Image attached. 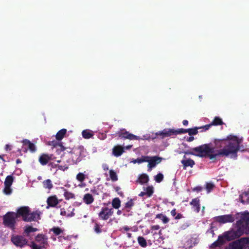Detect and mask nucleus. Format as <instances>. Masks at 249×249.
Segmentation results:
<instances>
[{
    "label": "nucleus",
    "mask_w": 249,
    "mask_h": 249,
    "mask_svg": "<svg viewBox=\"0 0 249 249\" xmlns=\"http://www.w3.org/2000/svg\"><path fill=\"white\" fill-rule=\"evenodd\" d=\"M207 233H211L212 234L213 236L214 235V231L213 230V228L212 227H211L210 228V229H209L207 231Z\"/></svg>",
    "instance_id": "53"
},
{
    "label": "nucleus",
    "mask_w": 249,
    "mask_h": 249,
    "mask_svg": "<svg viewBox=\"0 0 249 249\" xmlns=\"http://www.w3.org/2000/svg\"><path fill=\"white\" fill-rule=\"evenodd\" d=\"M32 249H43V248H44L42 246H37L34 242H32Z\"/></svg>",
    "instance_id": "46"
},
{
    "label": "nucleus",
    "mask_w": 249,
    "mask_h": 249,
    "mask_svg": "<svg viewBox=\"0 0 249 249\" xmlns=\"http://www.w3.org/2000/svg\"><path fill=\"white\" fill-rule=\"evenodd\" d=\"M138 242L139 245L142 248H145L147 246L146 241L144 238L142 236H139L138 237Z\"/></svg>",
    "instance_id": "30"
},
{
    "label": "nucleus",
    "mask_w": 249,
    "mask_h": 249,
    "mask_svg": "<svg viewBox=\"0 0 249 249\" xmlns=\"http://www.w3.org/2000/svg\"><path fill=\"white\" fill-rule=\"evenodd\" d=\"M157 135L160 136L162 139L175 135L174 129H164L156 133Z\"/></svg>",
    "instance_id": "16"
},
{
    "label": "nucleus",
    "mask_w": 249,
    "mask_h": 249,
    "mask_svg": "<svg viewBox=\"0 0 249 249\" xmlns=\"http://www.w3.org/2000/svg\"><path fill=\"white\" fill-rule=\"evenodd\" d=\"M223 124L222 119L219 117H215L211 123L212 125H219Z\"/></svg>",
    "instance_id": "31"
},
{
    "label": "nucleus",
    "mask_w": 249,
    "mask_h": 249,
    "mask_svg": "<svg viewBox=\"0 0 249 249\" xmlns=\"http://www.w3.org/2000/svg\"><path fill=\"white\" fill-rule=\"evenodd\" d=\"M194 140V137L193 136H190L187 138V141L190 142L193 141Z\"/></svg>",
    "instance_id": "58"
},
{
    "label": "nucleus",
    "mask_w": 249,
    "mask_h": 249,
    "mask_svg": "<svg viewBox=\"0 0 249 249\" xmlns=\"http://www.w3.org/2000/svg\"><path fill=\"white\" fill-rule=\"evenodd\" d=\"M214 187V185L212 183H207L206 184V189L208 193L211 192Z\"/></svg>",
    "instance_id": "40"
},
{
    "label": "nucleus",
    "mask_w": 249,
    "mask_h": 249,
    "mask_svg": "<svg viewBox=\"0 0 249 249\" xmlns=\"http://www.w3.org/2000/svg\"><path fill=\"white\" fill-rule=\"evenodd\" d=\"M187 129L180 128L178 129H174L175 135H177L179 134H184L187 133Z\"/></svg>",
    "instance_id": "43"
},
{
    "label": "nucleus",
    "mask_w": 249,
    "mask_h": 249,
    "mask_svg": "<svg viewBox=\"0 0 249 249\" xmlns=\"http://www.w3.org/2000/svg\"><path fill=\"white\" fill-rule=\"evenodd\" d=\"M113 214V210L112 208L104 207L102 208L100 212L98 213V216L101 220H107Z\"/></svg>",
    "instance_id": "9"
},
{
    "label": "nucleus",
    "mask_w": 249,
    "mask_h": 249,
    "mask_svg": "<svg viewBox=\"0 0 249 249\" xmlns=\"http://www.w3.org/2000/svg\"><path fill=\"white\" fill-rule=\"evenodd\" d=\"M23 145L27 146L28 149L32 153H34L36 151V148L35 145L31 142L29 140L27 139H24L21 141Z\"/></svg>",
    "instance_id": "18"
},
{
    "label": "nucleus",
    "mask_w": 249,
    "mask_h": 249,
    "mask_svg": "<svg viewBox=\"0 0 249 249\" xmlns=\"http://www.w3.org/2000/svg\"><path fill=\"white\" fill-rule=\"evenodd\" d=\"M67 132V130L65 128H63L57 132L55 135V138L57 140L61 141Z\"/></svg>",
    "instance_id": "23"
},
{
    "label": "nucleus",
    "mask_w": 249,
    "mask_h": 249,
    "mask_svg": "<svg viewBox=\"0 0 249 249\" xmlns=\"http://www.w3.org/2000/svg\"><path fill=\"white\" fill-rule=\"evenodd\" d=\"M82 135L84 138L88 139L93 137V133L91 130L86 129L82 131Z\"/></svg>",
    "instance_id": "25"
},
{
    "label": "nucleus",
    "mask_w": 249,
    "mask_h": 249,
    "mask_svg": "<svg viewBox=\"0 0 249 249\" xmlns=\"http://www.w3.org/2000/svg\"><path fill=\"white\" fill-rule=\"evenodd\" d=\"M203 189V188L201 186H196L193 189V191H196V192H201Z\"/></svg>",
    "instance_id": "48"
},
{
    "label": "nucleus",
    "mask_w": 249,
    "mask_h": 249,
    "mask_svg": "<svg viewBox=\"0 0 249 249\" xmlns=\"http://www.w3.org/2000/svg\"><path fill=\"white\" fill-rule=\"evenodd\" d=\"M214 220L216 222L220 224H224L226 223H232L235 220V217L232 214H225L215 216Z\"/></svg>",
    "instance_id": "10"
},
{
    "label": "nucleus",
    "mask_w": 249,
    "mask_h": 249,
    "mask_svg": "<svg viewBox=\"0 0 249 249\" xmlns=\"http://www.w3.org/2000/svg\"><path fill=\"white\" fill-rule=\"evenodd\" d=\"M183 217L182 214L181 213H178L176 215V216L175 217V219H179Z\"/></svg>",
    "instance_id": "56"
},
{
    "label": "nucleus",
    "mask_w": 249,
    "mask_h": 249,
    "mask_svg": "<svg viewBox=\"0 0 249 249\" xmlns=\"http://www.w3.org/2000/svg\"><path fill=\"white\" fill-rule=\"evenodd\" d=\"M162 216H163L162 214H158L156 215V218L161 219Z\"/></svg>",
    "instance_id": "62"
},
{
    "label": "nucleus",
    "mask_w": 249,
    "mask_h": 249,
    "mask_svg": "<svg viewBox=\"0 0 249 249\" xmlns=\"http://www.w3.org/2000/svg\"><path fill=\"white\" fill-rule=\"evenodd\" d=\"M160 228L159 225H153L151 226V229L152 230H158Z\"/></svg>",
    "instance_id": "55"
},
{
    "label": "nucleus",
    "mask_w": 249,
    "mask_h": 249,
    "mask_svg": "<svg viewBox=\"0 0 249 249\" xmlns=\"http://www.w3.org/2000/svg\"><path fill=\"white\" fill-rule=\"evenodd\" d=\"M43 185L44 188L49 190L51 189L53 187L52 181L50 179L45 180L43 182Z\"/></svg>",
    "instance_id": "28"
},
{
    "label": "nucleus",
    "mask_w": 249,
    "mask_h": 249,
    "mask_svg": "<svg viewBox=\"0 0 249 249\" xmlns=\"http://www.w3.org/2000/svg\"><path fill=\"white\" fill-rule=\"evenodd\" d=\"M148 181H149V177H148V175H146V174H142L139 177V178L137 180V182H139V183H140L141 184H143L147 183L148 182Z\"/></svg>",
    "instance_id": "20"
},
{
    "label": "nucleus",
    "mask_w": 249,
    "mask_h": 249,
    "mask_svg": "<svg viewBox=\"0 0 249 249\" xmlns=\"http://www.w3.org/2000/svg\"><path fill=\"white\" fill-rule=\"evenodd\" d=\"M130 228L128 227V226H124L123 227H122L120 231L122 232H124V231H128L130 230Z\"/></svg>",
    "instance_id": "52"
},
{
    "label": "nucleus",
    "mask_w": 249,
    "mask_h": 249,
    "mask_svg": "<svg viewBox=\"0 0 249 249\" xmlns=\"http://www.w3.org/2000/svg\"><path fill=\"white\" fill-rule=\"evenodd\" d=\"M212 126V124H211H211H206V125H204V126H201L200 127H201V128L204 129V130H205V131H206V130H208V129L210 128V127L211 126Z\"/></svg>",
    "instance_id": "49"
},
{
    "label": "nucleus",
    "mask_w": 249,
    "mask_h": 249,
    "mask_svg": "<svg viewBox=\"0 0 249 249\" xmlns=\"http://www.w3.org/2000/svg\"><path fill=\"white\" fill-rule=\"evenodd\" d=\"M161 220L163 223L166 224L168 223L169 221V218L165 215L162 216Z\"/></svg>",
    "instance_id": "47"
},
{
    "label": "nucleus",
    "mask_w": 249,
    "mask_h": 249,
    "mask_svg": "<svg viewBox=\"0 0 249 249\" xmlns=\"http://www.w3.org/2000/svg\"><path fill=\"white\" fill-rule=\"evenodd\" d=\"M5 187L3 190L6 195H10L12 192V189L10 186L4 185Z\"/></svg>",
    "instance_id": "45"
},
{
    "label": "nucleus",
    "mask_w": 249,
    "mask_h": 249,
    "mask_svg": "<svg viewBox=\"0 0 249 249\" xmlns=\"http://www.w3.org/2000/svg\"><path fill=\"white\" fill-rule=\"evenodd\" d=\"M102 168L104 171H107L109 169L108 165L106 163H104L102 165Z\"/></svg>",
    "instance_id": "54"
},
{
    "label": "nucleus",
    "mask_w": 249,
    "mask_h": 249,
    "mask_svg": "<svg viewBox=\"0 0 249 249\" xmlns=\"http://www.w3.org/2000/svg\"><path fill=\"white\" fill-rule=\"evenodd\" d=\"M16 219H18L15 212H8L3 216V225L14 231L16 229Z\"/></svg>",
    "instance_id": "5"
},
{
    "label": "nucleus",
    "mask_w": 249,
    "mask_h": 249,
    "mask_svg": "<svg viewBox=\"0 0 249 249\" xmlns=\"http://www.w3.org/2000/svg\"><path fill=\"white\" fill-rule=\"evenodd\" d=\"M64 196L66 200L74 198L75 195L74 194L67 191L66 190H64Z\"/></svg>",
    "instance_id": "33"
},
{
    "label": "nucleus",
    "mask_w": 249,
    "mask_h": 249,
    "mask_svg": "<svg viewBox=\"0 0 249 249\" xmlns=\"http://www.w3.org/2000/svg\"><path fill=\"white\" fill-rule=\"evenodd\" d=\"M182 124L184 125H187L188 124V121L186 120H183Z\"/></svg>",
    "instance_id": "61"
},
{
    "label": "nucleus",
    "mask_w": 249,
    "mask_h": 249,
    "mask_svg": "<svg viewBox=\"0 0 249 249\" xmlns=\"http://www.w3.org/2000/svg\"><path fill=\"white\" fill-rule=\"evenodd\" d=\"M171 214L173 216H176L177 215L176 210L175 209L172 210L171 212Z\"/></svg>",
    "instance_id": "57"
},
{
    "label": "nucleus",
    "mask_w": 249,
    "mask_h": 249,
    "mask_svg": "<svg viewBox=\"0 0 249 249\" xmlns=\"http://www.w3.org/2000/svg\"><path fill=\"white\" fill-rule=\"evenodd\" d=\"M127 237L130 238L132 237V234L131 233L128 232L127 233Z\"/></svg>",
    "instance_id": "63"
},
{
    "label": "nucleus",
    "mask_w": 249,
    "mask_h": 249,
    "mask_svg": "<svg viewBox=\"0 0 249 249\" xmlns=\"http://www.w3.org/2000/svg\"><path fill=\"white\" fill-rule=\"evenodd\" d=\"M124 152V148L121 145H116L112 148V154L116 157L121 156Z\"/></svg>",
    "instance_id": "19"
},
{
    "label": "nucleus",
    "mask_w": 249,
    "mask_h": 249,
    "mask_svg": "<svg viewBox=\"0 0 249 249\" xmlns=\"http://www.w3.org/2000/svg\"><path fill=\"white\" fill-rule=\"evenodd\" d=\"M59 200L58 199L56 195L50 196L47 199V208L49 207H55L59 203Z\"/></svg>",
    "instance_id": "12"
},
{
    "label": "nucleus",
    "mask_w": 249,
    "mask_h": 249,
    "mask_svg": "<svg viewBox=\"0 0 249 249\" xmlns=\"http://www.w3.org/2000/svg\"><path fill=\"white\" fill-rule=\"evenodd\" d=\"M117 134L118 136L121 138L127 139L130 140L140 139L139 136L134 135V134L130 133L129 132L126 131L124 132H119Z\"/></svg>",
    "instance_id": "13"
},
{
    "label": "nucleus",
    "mask_w": 249,
    "mask_h": 249,
    "mask_svg": "<svg viewBox=\"0 0 249 249\" xmlns=\"http://www.w3.org/2000/svg\"><path fill=\"white\" fill-rule=\"evenodd\" d=\"M85 175L82 173H79L76 175V179L80 182H83L85 179Z\"/></svg>",
    "instance_id": "41"
},
{
    "label": "nucleus",
    "mask_w": 249,
    "mask_h": 249,
    "mask_svg": "<svg viewBox=\"0 0 249 249\" xmlns=\"http://www.w3.org/2000/svg\"><path fill=\"white\" fill-rule=\"evenodd\" d=\"M52 144L51 145L54 146H56V145H58L60 148H61V150L62 151H65L66 150L67 148L64 147L62 144V143H59L57 142L56 141H52Z\"/></svg>",
    "instance_id": "42"
},
{
    "label": "nucleus",
    "mask_w": 249,
    "mask_h": 249,
    "mask_svg": "<svg viewBox=\"0 0 249 249\" xmlns=\"http://www.w3.org/2000/svg\"><path fill=\"white\" fill-rule=\"evenodd\" d=\"M146 196L145 192H141L139 195L140 196Z\"/></svg>",
    "instance_id": "60"
},
{
    "label": "nucleus",
    "mask_w": 249,
    "mask_h": 249,
    "mask_svg": "<svg viewBox=\"0 0 249 249\" xmlns=\"http://www.w3.org/2000/svg\"><path fill=\"white\" fill-rule=\"evenodd\" d=\"M15 214L18 218H22L24 222L37 221L41 219V213L39 210L31 212L28 206H21L18 208Z\"/></svg>",
    "instance_id": "3"
},
{
    "label": "nucleus",
    "mask_w": 249,
    "mask_h": 249,
    "mask_svg": "<svg viewBox=\"0 0 249 249\" xmlns=\"http://www.w3.org/2000/svg\"><path fill=\"white\" fill-rule=\"evenodd\" d=\"M134 202L132 199H130L125 204V208L129 209H131V208L134 206Z\"/></svg>",
    "instance_id": "44"
},
{
    "label": "nucleus",
    "mask_w": 249,
    "mask_h": 249,
    "mask_svg": "<svg viewBox=\"0 0 249 249\" xmlns=\"http://www.w3.org/2000/svg\"><path fill=\"white\" fill-rule=\"evenodd\" d=\"M240 140L236 136H229L227 139H214L213 144H202L192 148L193 151H185V154L195 155L199 157H208L215 160L218 157L228 156L231 154L237 157L239 149Z\"/></svg>",
    "instance_id": "1"
},
{
    "label": "nucleus",
    "mask_w": 249,
    "mask_h": 249,
    "mask_svg": "<svg viewBox=\"0 0 249 249\" xmlns=\"http://www.w3.org/2000/svg\"><path fill=\"white\" fill-rule=\"evenodd\" d=\"M201 129V127H195L193 128L187 129V133L190 136L195 135L198 133V129Z\"/></svg>",
    "instance_id": "32"
},
{
    "label": "nucleus",
    "mask_w": 249,
    "mask_h": 249,
    "mask_svg": "<svg viewBox=\"0 0 249 249\" xmlns=\"http://www.w3.org/2000/svg\"><path fill=\"white\" fill-rule=\"evenodd\" d=\"M233 234V232L231 231L225 232L222 235L218 236L217 240L212 244L210 247L213 249L220 247L224 244L226 241L235 239L236 238Z\"/></svg>",
    "instance_id": "4"
},
{
    "label": "nucleus",
    "mask_w": 249,
    "mask_h": 249,
    "mask_svg": "<svg viewBox=\"0 0 249 249\" xmlns=\"http://www.w3.org/2000/svg\"><path fill=\"white\" fill-rule=\"evenodd\" d=\"M115 190L120 196H123V193L122 192H120L121 190V188L120 187L117 186L115 187Z\"/></svg>",
    "instance_id": "50"
},
{
    "label": "nucleus",
    "mask_w": 249,
    "mask_h": 249,
    "mask_svg": "<svg viewBox=\"0 0 249 249\" xmlns=\"http://www.w3.org/2000/svg\"><path fill=\"white\" fill-rule=\"evenodd\" d=\"M11 241L16 247L22 248L28 244V240L24 236L18 235H13L11 238Z\"/></svg>",
    "instance_id": "7"
},
{
    "label": "nucleus",
    "mask_w": 249,
    "mask_h": 249,
    "mask_svg": "<svg viewBox=\"0 0 249 249\" xmlns=\"http://www.w3.org/2000/svg\"><path fill=\"white\" fill-rule=\"evenodd\" d=\"M103 225L99 224L97 222L95 223L94 230L96 233H100L102 232V228Z\"/></svg>",
    "instance_id": "37"
},
{
    "label": "nucleus",
    "mask_w": 249,
    "mask_h": 249,
    "mask_svg": "<svg viewBox=\"0 0 249 249\" xmlns=\"http://www.w3.org/2000/svg\"><path fill=\"white\" fill-rule=\"evenodd\" d=\"M36 242L39 243L40 246L45 248L48 245V238L47 236L43 234H38L35 238Z\"/></svg>",
    "instance_id": "15"
},
{
    "label": "nucleus",
    "mask_w": 249,
    "mask_h": 249,
    "mask_svg": "<svg viewBox=\"0 0 249 249\" xmlns=\"http://www.w3.org/2000/svg\"><path fill=\"white\" fill-rule=\"evenodd\" d=\"M50 231H53L55 235H59L63 233L64 230L59 227H53L50 230Z\"/></svg>",
    "instance_id": "27"
},
{
    "label": "nucleus",
    "mask_w": 249,
    "mask_h": 249,
    "mask_svg": "<svg viewBox=\"0 0 249 249\" xmlns=\"http://www.w3.org/2000/svg\"><path fill=\"white\" fill-rule=\"evenodd\" d=\"M112 206L116 209L119 208L121 206V201L120 199L118 197L114 198L112 201Z\"/></svg>",
    "instance_id": "29"
},
{
    "label": "nucleus",
    "mask_w": 249,
    "mask_h": 249,
    "mask_svg": "<svg viewBox=\"0 0 249 249\" xmlns=\"http://www.w3.org/2000/svg\"><path fill=\"white\" fill-rule=\"evenodd\" d=\"M109 176L112 181H116L118 180V177L116 172L113 170H109Z\"/></svg>",
    "instance_id": "38"
},
{
    "label": "nucleus",
    "mask_w": 249,
    "mask_h": 249,
    "mask_svg": "<svg viewBox=\"0 0 249 249\" xmlns=\"http://www.w3.org/2000/svg\"><path fill=\"white\" fill-rule=\"evenodd\" d=\"M21 162V160L19 159H18L17 160H16V163L17 164H19V163H20Z\"/></svg>",
    "instance_id": "64"
},
{
    "label": "nucleus",
    "mask_w": 249,
    "mask_h": 249,
    "mask_svg": "<svg viewBox=\"0 0 249 249\" xmlns=\"http://www.w3.org/2000/svg\"><path fill=\"white\" fill-rule=\"evenodd\" d=\"M60 214L63 216H64L66 214V212L64 209H61Z\"/></svg>",
    "instance_id": "59"
},
{
    "label": "nucleus",
    "mask_w": 249,
    "mask_h": 249,
    "mask_svg": "<svg viewBox=\"0 0 249 249\" xmlns=\"http://www.w3.org/2000/svg\"><path fill=\"white\" fill-rule=\"evenodd\" d=\"M145 194L147 197H150L154 193V188L152 186H149L147 187L145 189Z\"/></svg>",
    "instance_id": "34"
},
{
    "label": "nucleus",
    "mask_w": 249,
    "mask_h": 249,
    "mask_svg": "<svg viewBox=\"0 0 249 249\" xmlns=\"http://www.w3.org/2000/svg\"><path fill=\"white\" fill-rule=\"evenodd\" d=\"M13 177L9 175L6 177L4 185L11 186L13 182Z\"/></svg>",
    "instance_id": "36"
},
{
    "label": "nucleus",
    "mask_w": 249,
    "mask_h": 249,
    "mask_svg": "<svg viewBox=\"0 0 249 249\" xmlns=\"http://www.w3.org/2000/svg\"><path fill=\"white\" fill-rule=\"evenodd\" d=\"M233 249H249V237L241 238L232 243Z\"/></svg>",
    "instance_id": "6"
},
{
    "label": "nucleus",
    "mask_w": 249,
    "mask_h": 249,
    "mask_svg": "<svg viewBox=\"0 0 249 249\" xmlns=\"http://www.w3.org/2000/svg\"><path fill=\"white\" fill-rule=\"evenodd\" d=\"M83 201L86 204L89 205L93 202L94 198L92 195L90 194H86L84 196Z\"/></svg>",
    "instance_id": "22"
},
{
    "label": "nucleus",
    "mask_w": 249,
    "mask_h": 249,
    "mask_svg": "<svg viewBox=\"0 0 249 249\" xmlns=\"http://www.w3.org/2000/svg\"><path fill=\"white\" fill-rule=\"evenodd\" d=\"M235 219H237L236 222L237 229L236 231L232 230L231 231L233 232V235L236 238H238L243 235L244 232L246 233L249 228V213H237Z\"/></svg>",
    "instance_id": "2"
},
{
    "label": "nucleus",
    "mask_w": 249,
    "mask_h": 249,
    "mask_svg": "<svg viewBox=\"0 0 249 249\" xmlns=\"http://www.w3.org/2000/svg\"><path fill=\"white\" fill-rule=\"evenodd\" d=\"M163 179V175L161 173H159L155 177V181L158 182L160 183L162 181Z\"/></svg>",
    "instance_id": "39"
},
{
    "label": "nucleus",
    "mask_w": 249,
    "mask_h": 249,
    "mask_svg": "<svg viewBox=\"0 0 249 249\" xmlns=\"http://www.w3.org/2000/svg\"><path fill=\"white\" fill-rule=\"evenodd\" d=\"M149 159V156H142L140 158H137L136 160H135L134 163H141L143 162H147L148 161V159Z\"/></svg>",
    "instance_id": "35"
},
{
    "label": "nucleus",
    "mask_w": 249,
    "mask_h": 249,
    "mask_svg": "<svg viewBox=\"0 0 249 249\" xmlns=\"http://www.w3.org/2000/svg\"><path fill=\"white\" fill-rule=\"evenodd\" d=\"M37 231L38 229L37 228H33L31 226H28L25 227L23 233L26 236H29L30 233L36 232Z\"/></svg>",
    "instance_id": "24"
},
{
    "label": "nucleus",
    "mask_w": 249,
    "mask_h": 249,
    "mask_svg": "<svg viewBox=\"0 0 249 249\" xmlns=\"http://www.w3.org/2000/svg\"><path fill=\"white\" fill-rule=\"evenodd\" d=\"M194 210L197 213H199L200 209V200L198 197L194 198L190 202Z\"/></svg>",
    "instance_id": "17"
},
{
    "label": "nucleus",
    "mask_w": 249,
    "mask_h": 249,
    "mask_svg": "<svg viewBox=\"0 0 249 249\" xmlns=\"http://www.w3.org/2000/svg\"><path fill=\"white\" fill-rule=\"evenodd\" d=\"M162 158L157 156L149 157L147 161L148 171L151 170L153 168L155 167L157 164H159L162 161Z\"/></svg>",
    "instance_id": "11"
},
{
    "label": "nucleus",
    "mask_w": 249,
    "mask_h": 249,
    "mask_svg": "<svg viewBox=\"0 0 249 249\" xmlns=\"http://www.w3.org/2000/svg\"><path fill=\"white\" fill-rule=\"evenodd\" d=\"M181 162L183 164V169H186L188 166L192 167L195 164V161L191 159L183 160Z\"/></svg>",
    "instance_id": "21"
},
{
    "label": "nucleus",
    "mask_w": 249,
    "mask_h": 249,
    "mask_svg": "<svg viewBox=\"0 0 249 249\" xmlns=\"http://www.w3.org/2000/svg\"><path fill=\"white\" fill-rule=\"evenodd\" d=\"M53 155L43 153L38 158V161L42 165H46L48 162L53 160Z\"/></svg>",
    "instance_id": "14"
},
{
    "label": "nucleus",
    "mask_w": 249,
    "mask_h": 249,
    "mask_svg": "<svg viewBox=\"0 0 249 249\" xmlns=\"http://www.w3.org/2000/svg\"><path fill=\"white\" fill-rule=\"evenodd\" d=\"M103 188L102 185H98L97 187H94L93 189H91L90 192L93 195H99L102 193L101 189Z\"/></svg>",
    "instance_id": "26"
},
{
    "label": "nucleus",
    "mask_w": 249,
    "mask_h": 249,
    "mask_svg": "<svg viewBox=\"0 0 249 249\" xmlns=\"http://www.w3.org/2000/svg\"><path fill=\"white\" fill-rule=\"evenodd\" d=\"M238 140H240V142L239 144V149L238 150V151H241L242 152L246 151L244 149L243 146L242 145H241V146L240 145V144L242 142V139L238 138Z\"/></svg>",
    "instance_id": "51"
},
{
    "label": "nucleus",
    "mask_w": 249,
    "mask_h": 249,
    "mask_svg": "<svg viewBox=\"0 0 249 249\" xmlns=\"http://www.w3.org/2000/svg\"><path fill=\"white\" fill-rule=\"evenodd\" d=\"M83 148L79 147L76 148L72 149L71 152V159L74 163L81 161L82 160L83 155Z\"/></svg>",
    "instance_id": "8"
}]
</instances>
